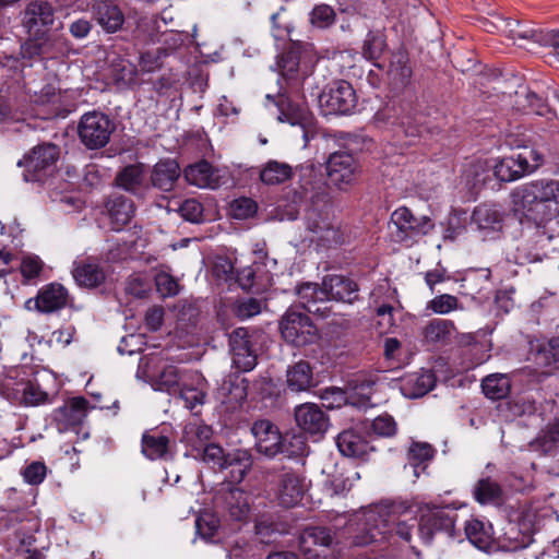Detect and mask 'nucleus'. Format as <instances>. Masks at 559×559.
Returning a JSON list of instances; mask_svg holds the SVG:
<instances>
[{
	"instance_id": "nucleus-1",
	"label": "nucleus",
	"mask_w": 559,
	"mask_h": 559,
	"mask_svg": "<svg viewBox=\"0 0 559 559\" xmlns=\"http://www.w3.org/2000/svg\"><path fill=\"white\" fill-rule=\"evenodd\" d=\"M419 511L417 503L408 501H392L379 506L367 513L365 532L357 534L353 543L356 546H368L389 542L394 536L409 543L416 525L425 544L432 540L435 532L444 531L453 534L456 516L453 511L442 508L427 509L418 522Z\"/></svg>"
},
{
	"instance_id": "nucleus-2",
	"label": "nucleus",
	"mask_w": 559,
	"mask_h": 559,
	"mask_svg": "<svg viewBox=\"0 0 559 559\" xmlns=\"http://www.w3.org/2000/svg\"><path fill=\"white\" fill-rule=\"evenodd\" d=\"M520 221L544 225L559 216V180L535 179L518 186L510 194Z\"/></svg>"
},
{
	"instance_id": "nucleus-3",
	"label": "nucleus",
	"mask_w": 559,
	"mask_h": 559,
	"mask_svg": "<svg viewBox=\"0 0 559 559\" xmlns=\"http://www.w3.org/2000/svg\"><path fill=\"white\" fill-rule=\"evenodd\" d=\"M299 171V194L300 200L311 202L312 206L307 210L306 221L310 231L318 236V239L328 245L343 242L338 226L329 218L328 212L318 210L314 205L325 201L328 188L323 176L313 164L301 165Z\"/></svg>"
},
{
	"instance_id": "nucleus-4",
	"label": "nucleus",
	"mask_w": 559,
	"mask_h": 559,
	"mask_svg": "<svg viewBox=\"0 0 559 559\" xmlns=\"http://www.w3.org/2000/svg\"><path fill=\"white\" fill-rule=\"evenodd\" d=\"M433 227L430 218L401 206L391 214V236L394 241L409 247L427 235Z\"/></svg>"
},
{
	"instance_id": "nucleus-5",
	"label": "nucleus",
	"mask_w": 559,
	"mask_h": 559,
	"mask_svg": "<svg viewBox=\"0 0 559 559\" xmlns=\"http://www.w3.org/2000/svg\"><path fill=\"white\" fill-rule=\"evenodd\" d=\"M283 338L296 346L305 347L318 342L320 333L311 319L304 312L289 308L280 321Z\"/></svg>"
},
{
	"instance_id": "nucleus-6",
	"label": "nucleus",
	"mask_w": 559,
	"mask_h": 559,
	"mask_svg": "<svg viewBox=\"0 0 559 559\" xmlns=\"http://www.w3.org/2000/svg\"><path fill=\"white\" fill-rule=\"evenodd\" d=\"M115 128V122L107 115L93 110L80 118L78 135L86 148L98 150L108 144Z\"/></svg>"
},
{
	"instance_id": "nucleus-7",
	"label": "nucleus",
	"mask_w": 559,
	"mask_h": 559,
	"mask_svg": "<svg viewBox=\"0 0 559 559\" xmlns=\"http://www.w3.org/2000/svg\"><path fill=\"white\" fill-rule=\"evenodd\" d=\"M59 147L52 143L35 146L28 155L17 162L19 167L25 168L23 171L24 181H41L50 175L59 158Z\"/></svg>"
},
{
	"instance_id": "nucleus-8",
	"label": "nucleus",
	"mask_w": 559,
	"mask_h": 559,
	"mask_svg": "<svg viewBox=\"0 0 559 559\" xmlns=\"http://www.w3.org/2000/svg\"><path fill=\"white\" fill-rule=\"evenodd\" d=\"M323 115H346L353 111L357 97L352 84L344 80L332 82L318 96Z\"/></svg>"
},
{
	"instance_id": "nucleus-9",
	"label": "nucleus",
	"mask_w": 559,
	"mask_h": 559,
	"mask_svg": "<svg viewBox=\"0 0 559 559\" xmlns=\"http://www.w3.org/2000/svg\"><path fill=\"white\" fill-rule=\"evenodd\" d=\"M37 524L28 512L23 510H11L0 512V531L9 533L10 548L29 546L33 542V531Z\"/></svg>"
},
{
	"instance_id": "nucleus-10",
	"label": "nucleus",
	"mask_w": 559,
	"mask_h": 559,
	"mask_svg": "<svg viewBox=\"0 0 559 559\" xmlns=\"http://www.w3.org/2000/svg\"><path fill=\"white\" fill-rule=\"evenodd\" d=\"M63 51L64 40L58 35H46L45 33L29 38L21 46L22 58L28 61L38 58L39 66L43 69L47 68L48 60L57 62Z\"/></svg>"
},
{
	"instance_id": "nucleus-11",
	"label": "nucleus",
	"mask_w": 559,
	"mask_h": 559,
	"mask_svg": "<svg viewBox=\"0 0 559 559\" xmlns=\"http://www.w3.org/2000/svg\"><path fill=\"white\" fill-rule=\"evenodd\" d=\"M335 545L334 534L326 527L307 528L299 542L300 550L306 559H329Z\"/></svg>"
},
{
	"instance_id": "nucleus-12",
	"label": "nucleus",
	"mask_w": 559,
	"mask_h": 559,
	"mask_svg": "<svg viewBox=\"0 0 559 559\" xmlns=\"http://www.w3.org/2000/svg\"><path fill=\"white\" fill-rule=\"evenodd\" d=\"M1 393L16 405L38 406L48 402V394L31 381L7 379L2 383Z\"/></svg>"
},
{
	"instance_id": "nucleus-13",
	"label": "nucleus",
	"mask_w": 559,
	"mask_h": 559,
	"mask_svg": "<svg viewBox=\"0 0 559 559\" xmlns=\"http://www.w3.org/2000/svg\"><path fill=\"white\" fill-rule=\"evenodd\" d=\"M330 181L340 189L353 185L358 176V164L354 156L344 151L332 153L326 162Z\"/></svg>"
},
{
	"instance_id": "nucleus-14",
	"label": "nucleus",
	"mask_w": 559,
	"mask_h": 559,
	"mask_svg": "<svg viewBox=\"0 0 559 559\" xmlns=\"http://www.w3.org/2000/svg\"><path fill=\"white\" fill-rule=\"evenodd\" d=\"M276 495L280 503L285 508L298 504L308 489L306 478L293 471L283 468L276 475Z\"/></svg>"
},
{
	"instance_id": "nucleus-15",
	"label": "nucleus",
	"mask_w": 559,
	"mask_h": 559,
	"mask_svg": "<svg viewBox=\"0 0 559 559\" xmlns=\"http://www.w3.org/2000/svg\"><path fill=\"white\" fill-rule=\"evenodd\" d=\"M229 346L234 366L240 371H250L257 365V355L252 348L249 331L238 328L229 335Z\"/></svg>"
},
{
	"instance_id": "nucleus-16",
	"label": "nucleus",
	"mask_w": 559,
	"mask_h": 559,
	"mask_svg": "<svg viewBox=\"0 0 559 559\" xmlns=\"http://www.w3.org/2000/svg\"><path fill=\"white\" fill-rule=\"evenodd\" d=\"M295 420L304 432L317 437H322L330 426L329 416L322 407L314 403L296 406Z\"/></svg>"
},
{
	"instance_id": "nucleus-17",
	"label": "nucleus",
	"mask_w": 559,
	"mask_h": 559,
	"mask_svg": "<svg viewBox=\"0 0 559 559\" xmlns=\"http://www.w3.org/2000/svg\"><path fill=\"white\" fill-rule=\"evenodd\" d=\"M493 177L501 182H512L523 178L528 173V156L518 153L501 158H493Z\"/></svg>"
},
{
	"instance_id": "nucleus-18",
	"label": "nucleus",
	"mask_w": 559,
	"mask_h": 559,
	"mask_svg": "<svg viewBox=\"0 0 559 559\" xmlns=\"http://www.w3.org/2000/svg\"><path fill=\"white\" fill-rule=\"evenodd\" d=\"M251 431L255 439L257 450L266 455L275 456L282 448V435L278 429L266 419L253 424Z\"/></svg>"
},
{
	"instance_id": "nucleus-19",
	"label": "nucleus",
	"mask_w": 559,
	"mask_h": 559,
	"mask_svg": "<svg viewBox=\"0 0 559 559\" xmlns=\"http://www.w3.org/2000/svg\"><path fill=\"white\" fill-rule=\"evenodd\" d=\"M53 21L55 10L45 0L31 2L24 12L23 24L33 36L39 35L40 28L52 25Z\"/></svg>"
},
{
	"instance_id": "nucleus-20",
	"label": "nucleus",
	"mask_w": 559,
	"mask_h": 559,
	"mask_svg": "<svg viewBox=\"0 0 559 559\" xmlns=\"http://www.w3.org/2000/svg\"><path fill=\"white\" fill-rule=\"evenodd\" d=\"M323 285L329 300L352 304L358 297V285L355 281L343 275H328Z\"/></svg>"
},
{
	"instance_id": "nucleus-21",
	"label": "nucleus",
	"mask_w": 559,
	"mask_h": 559,
	"mask_svg": "<svg viewBox=\"0 0 559 559\" xmlns=\"http://www.w3.org/2000/svg\"><path fill=\"white\" fill-rule=\"evenodd\" d=\"M68 300V290L61 284L50 283L38 290L36 310L41 313H51L64 308Z\"/></svg>"
},
{
	"instance_id": "nucleus-22",
	"label": "nucleus",
	"mask_w": 559,
	"mask_h": 559,
	"mask_svg": "<svg viewBox=\"0 0 559 559\" xmlns=\"http://www.w3.org/2000/svg\"><path fill=\"white\" fill-rule=\"evenodd\" d=\"M87 405V400L79 396L56 408L52 416L53 420L58 424L59 430L80 425L86 417Z\"/></svg>"
},
{
	"instance_id": "nucleus-23",
	"label": "nucleus",
	"mask_w": 559,
	"mask_h": 559,
	"mask_svg": "<svg viewBox=\"0 0 559 559\" xmlns=\"http://www.w3.org/2000/svg\"><path fill=\"white\" fill-rule=\"evenodd\" d=\"M180 175L179 164L173 158H164L153 166L151 182L154 188L169 192L175 188Z\"/></svg>"
},
{
	"instance_id": "nucleus-24",
	"label": "nucleus",
	"mask_w": 559,
	"mask_h": 559,
	"mask_svg": "<svg viewBox=\"0 0 559 559\" xmlns=\"http://www.w3.org/2000/svg\"><path fill=\"white\" fill-rule=\"evenodd\" d=\"M207 393V382L199 372H191L185 378L181 389L180 399L185 402V406L190 411L202 406L205 402Z\"/></svg>"
},
{
	"instance_id": "nucleus-25",
	"label": "nucleus",
	"mask_w": 559,
	"mask_h": 559,
	"mask_svg": "<svg viewBox=\"0 0 559 559\" xmlns=\"http://www.w3.org/2000/svg\"><path fill=\"white\" fill-rule=\"evenodd\" d=\"M412 75L413 70L406 52L401 50L393 52L386 70V78L391 87L396 91L405 88L409 84Z\"/></svg>"
},
{
	"instance_id": "nucleus-26",
	"label": "nucleus",
	"mask_w": 559,
	"mask_h": 559,
	"mask_svg": "<svg viewBox=\"0 0 559 559\" xmlns=\"http://www.w3.org/2000/svg\"><path fill=\"white\" fill-rule=\"evenodd\" d=\"M223 508L230 519L245 521L250 513V496L238 487H230L221 496Z\"/></svg>"
},
{
	"instance_id": "nucleus-27",
	"label": "nucleus",
	"mask_w": 559,
	"mask_h": 559,
	"mask_svg": "<svg viewBox=\"0 0 559 559\" xmlns=\"http://www.w3.org/2000/svg\"><path fill=\"white\" fill-rule=\"evenodd\" d=\"M336 445L344 456L364 459L373 447L356 430L347 429L336 437Z\"/></svg>"
},
{
	"instance_id": "nucleus-28",
	"label": "nucleus",
	"mask_w": 559,
	"mask_h": 559,
	"mask_svg": "<svg viewBox=\"0 0 559 559\" xmlns=\"http://www.w3.org/2000/svg\"><path fill=\"white\" fill-rule=\"evenodd\" d=\"M286 385L292 392L309 391L316 385L313 369L306 360H299L286 370Z\"/></svg>"
},
{
	"instance_id": "nucleus-29",
	"label": "nucleus",
	"mask_w": 559,
	"mask_h": 559,
	"mask_svg": "<svg viewBox=\"0 0 559 559\" xmlns=\"http://www.w3.org/2000/svg\"><path fill=\"white\" fill-rule=\"evenodd\" d=\"M97 23L107 32L115 33L121 28L124 15L120 8L110 0H102L93 7Z\"/></svg>"
},
{
	"instance_id": "nucleus-30",
	"label": "nucleus",
	"mask_w": 559,
	"mask_h": 559,
	"mask_svg": "<svg viewBox=\"0 0 559 559\" xmlns=\"http://www.w3.org/2000/svg\"><path fill=\"white\" fill-rule=\"evenodd\" d=\"M72 274L80 286L87 288L97 287L105 281L104 270L92 259L75 261Z\"/></svg>"
},
{
	"instance_id": "nucleus-31",
	"label": "nucleus",
	"mask_w": 559,
	"mask_h": 559,
	"mask_svg": "<svg viewBox=\"0 0 559 559\" xmlns=\"http://www.w3.org/2000/svg\"><path fill=\"white\" fill-rule=\"evenodd\" d=\"M112 228L120 230L134 215L135 207L131 199L124 195H112L106 203Z\"/></svg>"
},
{
	"instance_id": "nucleus-32",
	"label": "nucleus",
	"mask_w": 559,
	"mask_h": 559,
	"mask_svg": "<svg viewBox=\"0 0 559 559\" xmlns=\"http://www.w3.org/2000/svg\"><path fill=\"white\" fill-rule=\"evenodd\" d=\"M145 180V170L143 164H133L119 170L115 178V183L122 190L132 194H139Z\"/></svg>"
},
{
	"instance_id": "nucleus-33",
	"label": "nucleus",
	"mask_w": 559,
	"mask_h": 559,
	"mask_svg": "<svg viewBox=\"0 0 559 559\" xmlns=\"http://www.w3.org/2000/svg\"><path fill=\"white\" fill-rule=\"evenodd\" d=\"M296 293L301 306L308 312L321 313L325 310V308L319 306L328 301V295L323 284L319 286L316 283H304L297 287Z\"/></svg>"
},
{
	"instance_id": "nucleus-34",
	"label": "nucleus",
	"mask_w": 559,
	"mask_h": 559,
	"mask_svg": "<svg viewBox=\"0 0 559 559\" xmlns=\"http://www.w3.org/2000/svg\"><path fill=\"white\" fill-rule=\"evenodd\" d=\"M493 158H472L463 166V177L473 188L485 183L493 175Z\"/></svg>"
},
{
	"instance_id": "nucleus-35",
	"label": "nucleus",
	"mask_w": 559,
	"mask_h": 559,
	"mask_svg": "<svg viewBox=\"0 0 559 559\" xmlns=\"http://www.w3.org/2000/svg\"><path fill=\"white\" fill-rule=\"evenodd\" d=\"M183 176L189 185L198 188H215L217 185V176L214 168L206 160L189 165L183 170Z\"/></svg>"
},
{
	"instance_id": "nucleus-36",
	"label": "nucleus",
	"mask_w": 559,
	"mask_h": 559,
	"mask_svg": "<svg viewBox=\"0 0 559 559\" xmlns=\"http://www.w3.org/2000/svg\"><path fill=\"white\" fill-rule=\"evenodd\" d=\"M169 438L157 430L142 436V453L150 460H164L169 455Z\"/></svg>"
},
{
	"instance_id": "nucleus-37",
	"label": "nucleus",
	"mask_w": 559,
	"mask_h": 559,
	"mask_svg": "<svg viewBox=\"0 0 559 559\" xmlns=\"http://www.w3.org/2000/svg\"><path fill=\"white\" fill-rule=\"evenodd\" d=\"M212 435L213 430L210 426L194 420L186 424L183 427L181 441L185 442L187 447H190L192 451L200 453L201 449H203L212 438Z\"/></svg>"
},
{
	"instance_id": "nucleus-38",
	"label": "nucleus",
	"mask_w": 559,
	"mask_h": 559,
	"mask_svg": "<svg viewBox=\"0 0 559 559\" xmlns=\"http://www.w3.org/2000/svg\"><path fill=\"white\" fill-rule=\"evenodd\" d=\"M251 454L243 449H237L227 453V461L222 469H228L233 483H240L251 469Z\"/></svg>"
},
{
	"instance_id": "nucleus-39",
	"label": "nucleus",
	"mask_w": 559,
	"mask_h": 559,
	"mask_svg": "<svg viewBox=\"0 0 559 559\" xmlns=\"http://www.w3.org/2000/svg\"><path fill=\"white\" fill-rule=\"evenodd\" d=\"M454 333V323L447 319H432L423 331L425 341L431 344H447L452 340Z\"/></svg>"
},
{
	"instance_id": "nucleus-40",
	"label": "nucleus",
	"mask_w": 559,
	"mask_h": 559,
	"mask_svg": "<svg viewBox=\"0 0 559 559\" xmlns=\"http://www.w3.org/2000/svg\"><path fill=\"white\" fill-rule=\"evenodd\" d=\"M293 176V167L287 163L269 160L259 173L260 180L266 186L284 183Z\"/></svg>"
},
{
	"instance_id": "nucleus-41",
	"label": "nucleus",
	"mask_w": 559,
	"mask_h": 559,
	"mask_svg": "<svg viewBox=\"0 0 559 559\" xmlns=\"http://www.w3.org/2000/svg\"><path fill=\"white\" fill-rule=\"evenodd\" d=\"M435 456V449L426 442H413L407 451L408 464L413 467L415 478L425 472L426 463Z\"/></svg>"
},
{
	"instance_id": "nucleus-42",
	"label": "nucleus",
	"mask_w": 559,
	"mask_h": 559,
	"mask_svg": "<svg viewBox=\"0 0 559 559\" xmlns=\"http://www.w3.org/2000/svg\"><path fill=\"white\" fill-rule=\"evenodd\" d=\"M473 222L481 230L499 231L502 227V216L493 205L477 206L473 212Z\"/></svg>"
},
{
	"instance_id": "nucleus-43",
	"label": "nucleus",
	"mask_w": 559,
	"mask_h": 559,
	"mask_svg": "<svg viewBox=\"0 0 559 559\" xmlns=\"http://www.w3.org/2000/svg\"><path fill=\"white\" fill-rule=\"evenodd\" d=\"M516 104L523 110L551 119L556 114L536 93L531 91L516 92Z\"/></svg>"
},
{
	"instance_id": "nucleus-44",
	"label": "nucleus",
	"mask_w": 559,
	"mask_h": 559,
	"mask_svg": "<svg viewBox=\"0 0 559 559\" xmlns=\"http://www.w3.org/2000/svg\"><path fill=\"white\" fill-rule=\"evenodd\" d=\"M481 389L487 397L501 400L509 395L511 382L506 373L489 374L481 381Z\"/></svg>"
},
{
	"instance_id": "nucleus-45",
	"label": "nucleus",
	"mask_w": 559,
	"mask_h": 559,
	"mask_svg": "<svg viewBox=\"0 0 559 559\" xmlns=\"http://www.w3.org/2000/svg\"><path fill=\"white\" fill-rule=\"evenodd\" d=\"M386 47V37L382 31H369L362 40L361 55L367 60H378Z\"/></svg>"
},
{
	"instance_id": "nucleus-46",
	"label": "nucleus",
	"mask_w": 559,
	"mask_h": 559,
	"mask_svg": "<svg viewBox=\"0 0 559 559\" xmlns=\"http://www.w3.org/2000/svg\"><path fill=\"white\" fill-rule=\"evenodd\" d=\"M502 493L500 485L489 477L479 479L474 488V498L480 504L499 502Z\"/></svg>"
},
{
	"instance_id": "nucleus-47",
	"label": "nucleus",
	"mask_w": 559,
	"mask_h": 559,
	"mask_svg": "<svg viewBox=\"0 0 559 559\" xmlns=\"http://www.w3.org/2000/svg\"><path fill=\"white\" fill-rule=\"evenodd\" d=\"M464 531L467 539L476 548L487 550L491 545V535L485 524L476 519L465 522Z\"/></svg>"
},
{
	"instance_id": "nucleus-48",
	"label": "nucleus",
	"mask_w": 559,
	"mask_h": 559,
	"mask_svg": "<svg viewBox=\"0 0 559 559\" xmlns=\"http://www.w3.org/2000/svg\"><path fill=\"white\" fill-rule=\"evenodd\" d=\"M496 28L513 39H532L535 32L513 19H499Z\"/></svg>"
},
{
	"instance_id": "nucleus-49",
	"label": "nucleus",
	"mask_w": 559,
	"mask_h": 559,
	"mask_svg": "<svg viewBox=\"0 0 559 559\" xmlns=\"http://www.w3.org/2000/svg\"><path fill=\"white\" fill-rule=\"evenodd\" d=\"M436 383L435 376L430 371L411 376L406 380V385L412 386L411 397H419L428 393Z\"/></svg>"
},
{
	"instance_id": "nucleus-50",
	"label": "nucleus",
	"mask_w": 559,
	"mask_h": 559,
	"mask_svg": "<svg viewBox=\"0 0 559 559\" xmlns=\"http://www.w3.org/2000/svg\"><path fill=\"white\" fill-rule=\"evenodd\" d=\"M308 452V444L300 433H295L289 438H282V448L280 453L288 457L304 456Z\"/></svg>"
},
{
	"instance_id": "nucleus-51",
	"label": "nucleus",
	"mask_w": 559,
	"mask_h": 559,
	"mask_svg": "<svg viewBox=\"0 0 559 559\" xmlns=\"http://www.w3.org/2000/svg\"><path fill=\"white\" fill-rule=\"evenodd\" d=\"M183 376L177 367L166 366L157 376L155 386L159 391L169 392L179 384Z\"/></svg>"
},
{
	"instance_id": "nucleus-52",
	"label": "nucleus",
	"mask_w": 559,
	"mask_h": 559,
	"mask_svg": "<svg viewBox=\"0 0 559 559\" xmlns=\"http://www.w3.org/2000/svg\"><path fill=\"white\" fill-rule=\"evenodd\" d=\"M175 205L177 211L186 221L191 223H199L203 216V206L195 199H187L182 202L176 201Z\"/></svg>"
},
{
	"instance_id": "nucleus-53",
	"label": "nucleus",
	"mask_w": 559,
	"mask_h": 559,
	"mask_svg": "<svg viewBox=\"0 0 559 559\" xmlns=\"http://www.w3.org/2000/svg\"><path fill=\"white\" fill-rule=\"evenodd\" d=\"M219 521L217 516L211 512L200 514L195 520L197 533L204 539H211L218 530Z\"/></svg>"
},
{
	"instance_id": "nucleus-54",
	"label": "nucleus",
	"mask_w": 559,
	"mask_h": 559,
	"mask_svg": "<svg viewBox=\"0 0 559 559\" xmlns=\"http://www.w3.org/2000/svg\"><path fill=\"white\" fill-rule=\"evenodd\" d=\"M195 456H200L203 462L218 468H223L227 461V453L215 443H207Z\"/></svg>"
},
{
	"instance_id": "nucleus-55",
	"label": "nucleus",
	"mask_w": 559,
	"mask_h": 559,
	"mask_svg": "<svg viewBox=\"0 0 559 559\" xmlns=\"http://www.w3.org/2000/svg\"><path fill=\"white\" fill-rule=\"evenodd\" d=\"M335 21L334 10L326 4L316 5L310 13V22L319 28H326Z\"/></svg>"
},
{
	"instance_id": "nucleus-56",
	"label": "nucleus",
	"mask_w": 559,
	"mask_h": 559,
	"mask_svg": "<svg viewBox=\"0 0 559 559\" xmlns=\"http://www.w3.org/2000/svg\"><path fill=\"white\" fill-rule=\"evenodd\" d=\"M371 429L379 437L390 438L396 433L397 424L391 415L382 414L372 420Z\"/></svg>"
},
{
	"instance_id": "nucleus-57",
	"label": "nucleus",
	"mask_w": 559,
	"mask_h": 559,
	"mask_svg": "<svg viewBox=\"0 0 559 559\" xmlns=\"http://www.w3.org/2000/svg\"><path fill=\"white\" fill-rule=\"evenodd\" d=\"M428 309L438 314H447L459 309V300L455 296L442 294L436 296L428 302Z\"/></svg>"
},
{
	"instance_id": "nucleus-58",
	"label": "nucleus",
	"mask_w": 559,
	"mask_h": 559,
	"mask_svg": "<svg viewBox=\"0 0 559 559\" xmlns=\"http://www.w3.org/2000/svg\"><path fill=\"white\" fill-rule=\"evenodd\" d=\"M44 263L37 255H25L20 263V272L25 280L29 282L37 278L43 271Z\"/></svg>"
},
{
	"instance_id": "nucleus-59",
	"label": "nucleus",
	"mask_w": 559,
	"mask_h": 559,
	"mask_svg": "<svg viewBox=\"0 0 559 559\" xmlns=\"http://www.w3.org/2000/svg\"><path fill=\"white\" fill-rule=\"evenodd\" d=\"M258 204L250 198L236 199L231 205V215L237 219H247L257 213Z\"/></svg>"
},
{
	"instance_id": "nucleus-60",
	"label": "nucleus",
	"mask_w": 559,
	"mask_h": 559,
	"mask_svg": "<svg viewBox=\"0 0 559 559\" xmlns=\"http://www.w3.org/2000/svg\"><path fill=\"white\" fill-rule=\"evenodd\" d=\"M155 284L162 297H171L179 293V284L175 277L166 272L155 275Z\"/></svg>"
},
{
	"instance_id": "nucleus-61",
	"label": "nucleus",
	"mask_w": 559,
	"mask_h": 559,
	"mask_svg": "<svg viewBox=\"0 0 559 559\" xmlns=\"http://www.w3.org/2000/svg\"><path fill=\"white\" fill-rule=\"evenodd\" d=\"M47 474V467L41 462H33L25 467L22 475L24 480L31 485H38L44 481Z\"/></svg>"
},
{
	"instance_id": "nucleus-62",
	"label": "nucleus",
	"mask_w": 559,
	"mask_h": 559,
	"mask_svg": "<svg viewBox=\"0 0 559 559\" xmlns=\"http://www.w3.org/2000/svg\"><path fill=\"white\" fill-rule=\"evenodd\" d=\"M261 311V302L255 298H248L237 306V316L241 319L251 318Z\"/></svg>"
},
{
	"instance_id": "nucleus-63",
	"label": "nucleus",
	"mask_w": 559,
	"mask_h": 559,
	"mask_svg": "<svg viewBox=\"0 0 559 559\" xmlns=\"http://www.w3.org/2000/svg\"><path fill=\"white\" fill-rule=\"evenodd\" d=\"M393 123H396L408 136H416L420 134V128L417 120L409 114L396 118V121Z\"/></svg>"
},
{
	"instance_id": "nucleus-64",
	"label": "nucleus",
	"mask_w": 559,
	"mask_h": 559,
	"mask_svg": "<svg viewBox=\"0 0 559 559\" xmlns=\"http://www.w3.org/2000/svg\"><path fill=\"white\" fill-rule=\"evenodd\" d=\"M164 319V309L162 307H152L145 313V324L148 330L157 331Z\"/></svg>"
}]
</instances>
